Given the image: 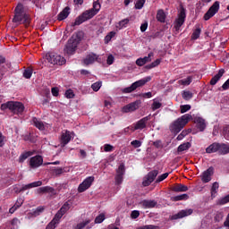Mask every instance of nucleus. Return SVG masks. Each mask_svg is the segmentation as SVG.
<instances>
[{"mask_svg": "<svg viewBox=\"0 0 229 229\" xmlns=\"http://www.w3.org/2000/svg\"><path fill=\"white\" fill-rule=\"evenodd\" d=\"M191 120L196 124L199 131H205V128H207V122H205V119L199 115L192 117L189 114H183L175 120L170 126L171 131H173V133H180V131L185 128V125L189 123V121Z\"/></svg>", "mask_w": 229, "mask_h": 229, "instance_id": "f257e3e1", "label": "nucleus"}, {"mask_svg": "<svg viewBox=\"0 0 229 229\" xmlns=\"http://www.w3.org/2000/svg\"><path fill=\"white\" fill-rule=\"evenodd\" d=\"M99 10H101V4H99V0L94 1L93 7L89 10L85 11L79 17H77L75 19V21L72 23V26H80V24H83V22L90 21V19L99 13Z\"/></svg>", "mask_w": 229, "mask_h": 229, "instance_id": "f03ea898", "label": "nucleus"}, {"mask_svg": "<svg viewBox=\"0 0 229 229\" xmlns=\"http://www.w3.org/2000/svg\"><path fill=\"white\" fill-rule=\"evenodd\" d=\"M81 42V32L74 34L66 44L64 47V53L66 55H74L76 52V47H78V44Z\"/></svg>", "mask_w": 229, "mask_h": 229, "instance_id": "7ed1b4c3", "label": "nucleus"}, {"mask_svg": "<svg viewBox=\"0 0 229 229\" xmlns=\"http://www.w3.org/2000/svg\"><path fill=\"white\" fill-rule=\"evenodd\" d=\"M14 12L15 15L13 18V22H18L19 24H28V22H30V16L24 13V5H22V4H18Z\"/></svg>", "mask_w": 229, "mask_h": 229, "instance_id": "20e7f679", "label": "nucleus"}, {"mask_svg": "<svg viewBox=\"0 0 229 229\" xmlns=\"http://www.w3.org/2000/svg\"><path fill=\"white\" fill-rule=\"evenodd\" d=\"M148 81H151V76L145 77L133 82L130 87L123 89V92L124 94H130L131 92H133V90H137L139 87H144V85H146Z\"/></svg>", "mask_w": 229, "mask_h": 229, "instance_id": "39448f33", "label": "nucleus"}, {"mask_svg": "<svg viewBox=\"0 0 229 229\" xmlns=\"http://www.w3.org/2000/svg\"><path fill=\"white\" fill-rule=\"evenodd\" d=\"M46 59L48 64H52V65H64L65 64V58L62 55L55 53H47L46 55Z\"/></svg>", "mask_w": 229, "mask_h": 229, "instance_id": "423d86ee", "label": "nucleus"}, {"mask_svg": "<svg viewBox=\"0 0 229 229\" xmlns=\"http://www.w3.org/2000/svg\"><path fill=\"white\" fill-rule=\"evenodd\" d=\"M186 17H187V14H185V9H181L176 20L174 22V28L177 33L180 31V28L183 26Z\"/></svg>", "mask_w": 229, "mask_h": 229, "instance_id": "0eeeda50", "label": "nucleus"}, {"mask_svg": "<svg viewBox=\"0 0 229 229\" xmlns=\"http://www.w3.org/2000/svg\"><path fill=\"white\" fill-rule=\"evenodd\" d=\"M74 139V133L71 131L64 130L62 131L60 136V144L62 148H65L71 140Z\"/></svg>", "mask_w": 229, "mask_h": 229, "instance_id": "6e6552de", "label": "nucleus"}, {"mask_svg": "<svg viewBox=\"0 0 229 229\" xmlns=\"http://www.w3.org/2000/svg\"><path fill=\"white\" fill-rule=\"evenodd\" d=\"M94 62H98V64H103V58H101V55H97L95 53H89L83 59L84 65H92Z\"/></svg>", "mask_w": 229, "mask_h": 229, "instance_id": "1a4fd4ad", "label": "nucleus"}, {"mask_svg": "<svg viewBox=\"0 0 229 229\" xmlns=\"http://www.w3.org/2000/svg\"><path fill=\"white\" fill-rule=\"evenodd\" d=\"M94 176L87 177L78 187V192H85V191H89L90 187H92V183H94Z\"/></svg>", "mask_w": 229, "mask_h": 229, "instance_id": "9d476101", "label": "nucleus"}, {"mask_svg": "<svg viewBox=\"0 0 229 229\" xmlns=\"http://www.w3.org/2000/svg\"><path fill=\"white\" fill-rule=\"evenodd\" d=\"M219 12V2H215L211 7L208 9V11L204 15V20L208 21L209 19H212L216 13Z\"/></svg>", "mask_w": 229, "mask_h": 229, "instance_id": "9b49d317", "label": "nucleus"}, {"mask_svg": "<svg viewBox=\"0 0 229 229\" xmlns=\"http://www.w3.org/2000/svg\"><path fill=\"white\" fill-rule=\"evenodd\" d=\"M150 119H151V115H148L141 118L138 122L132 123L134 131H137V130H144V128L148 126V121H149Z\"/></svg>", "mask_w": 229, "mask_h": 229, "instance_id": "f8f14e48", "label": "nucleus"}, {"mask_svg": "<svg viewBox=\"0 0 229 229\" xmlns=\"http://www.w3.org/2000/svg\"><path fill=\"white\" fill-rule=\"evenodd\" d=\"M158 176V171L154 170L149 172L147 176L143 179V186L148 187V185H151L153 182H155V179Z\"/></svg>", "mask_w": 229, "mask_h": 229, "instance_id": "ddd939ff", "label": "nucleus"}, {"mask_svg": "<svg viewBox=\"0 0 229 229\" xmlns=\"http://www.w3.org/2000/svg\"><path fill=\"white\" fill-rule=\"evenodd\" d=\"M32 124H34L38 130H40V131L51 129V125L49 123H44L42 120L35 117L32 119Z\"/></svg>", "mask_w": 229, "mask_h": 229, "instance_id": "4468645a", "label": "nucleus"}, {"mask_svg": "<svg viewBox=\"0 0 229 229\" xmlns=\"http://www.w3.org/2000/svg\"><path fill=\"white\" fill-rule=\"evenodd\" d=\"M11 112L16 115H21L24 112V104L21 102H13L11 104Z\"/></svg>", "mask_w": 229, "mask_h": 229, "instance_id": "2eb2a0df", "label": "nucleus"}, {"mask_svg": "<svg viewBox=\"0 0 229 229\" xmlns=\"http://www.w3.org/2000/svg\"><path fill=\"white\" fill-rule=\"evenodd\" d=\"M140 106V100L132 102L131 104L126 105L122 108V112L123 114H128L130 112H135V110H139V107Z\"/></svg>", "mask_w": 229, "mask_h": 229, "instance_id": "dca6fc26", "label": "nucleus"}, {"mask_svg": "<svg viewBox=\"0 0 229 229\" xmlns=\"http://www.w3.org/2000/svg\"><path fill=\"white\" fill-rule=\"evenodd\" d=\"M153 56H155V54H153V52L148 53V55L145 57H140L136 60V65H138V67H142L144 65H146V64H149V62H151V58H153Z\"/></svg>", "mask_w": 229, "mask_h": 229, "instance_id": "f3484780", "label": "nucleus"}, {"mask_svg": "<svg viewBox=\"0 0 229 229\" xmlns=\"http://www.w3.org/2000/svg\"><path fill=\"white\" fill-rule=\"evenodd\" d=\"M212 174H214V167H209L204 171L200 175L203 183H208L212 180Z\"/></svg>", "mask_w": 229, "mask_h": 229, "instance_id": "a211bd4d", "label": "nucleus"}, {"mask_svg": "<svg viewBox=\"0 0 229 229\" xmlns=\"http://www.w3.org/2000/svg\"><path fill=\"white\" fill-rule=\"evenodd\" d=\"M123 176H124V164H121L116 170L115 185L123 183Z\"/></svg>", "mask_w": 229, "mask_h": 229, "instance_id": "6ab92c4d", "label": "nucleus"}, {"mask_svg": "<svg viewBox=\"0 0 229 229\" xmlns=\"http://www.w3.org/2000/svg\"><path fill=\"white\" fill-rule=\"evenodd\" d=\"M42 164H44V159L42 158V156L33 157L30 160V165L33 169H37V167H40Z\"/></svg>", "mask_w": 229, "mask_h": 229, "instance_id": "aec40b11", "label": "nucleus"}, {"mask_svg": "<svg viewBox=\"0 0 229 229\" xmlns=\"http://www.w3.org/2000/svg\"><path fill=\"white\" fill-rule=\"evenodd\" d=\"M193 210L191 208L190 209H182L179 213L174 215L172 216V219H182V217H187V216H191L192 214Z\"/></svg>", "mask_w": 229, "mask_h": 229, "instance_id": "412c9836", "label": "nucleus"}, {"mask_svg": "<svg viewBox=\"0 0 229 229\" xmlns=\"http://www.w3.org/2000/svg\"><path fill=\"white\" fill-rule=\"evenodd\" d=\"M71 14V8L69 6L65 7L59 14L57 15L58 21H65L67 17Z\"/></svg>", "mask_w": 229, "mask_h": 229, "instance_id": "4be33fe9", "label": "nucleus"}, {"mask_svg": "<svg viewBox=\"0 0 229 229\" xmlns=\"http://www.w3.org/2000/svg\"><path fill=\"white\" fill-rule=\"evenodd\" d=\"M92 226H94V224L90 225V220H85L78 224L75 227H73V229H90Z\"/></svg>", "mask_w": 229, "mask_h": 229, "instance_id": "5701e85b", "label": "nucleus"}, {"mask_svg": "<svg viewBox=\"0 0 229 229\" xmlns=\"http://www.w3.org/2000/svg\"><path fill=\"white\" fill-rule=\"evenodd\" d=\"M223 74H225V70L220 69L218 72L211 79L210 85H216L221 78H223Z\"/></svg>", "mask_w": 229, "mask_h": 229, "instance_id": "b1692460", "label": "nucleus"}, {"mask_svg": "<svg viewBox=\"0 0 229 229\" xmlns=\"http://www.w3.org/2000/svg\"><path fill=\"white\" fill-rule=\"evenodd\" d=\"M129 23H130V19L125 18L115 24V29L124 30V28H128Z\"/></svg>", "mask_w": 229, "mask_h": 229, "instance_id": "393cba45", "label": "nucleus"}, {"mask_svg": "<svg viewBox=\"0 0 229 229\" xmlns=\"http://www.w3.org/2000/svg\"><path fill=\"white\" fill-rule=\"evenodd\" d=\"M42 185L41 181H37L26 185H23L21 191H28V189H33L35 187H40Z\"/></svg>", "mask_w": 229, "mask_h": 229, "instance_id": "a878e982", "label": "nucleus"}, {"mask_svg": "<svg viewBox=\"0 0 229 229\" xmlns=\"http://www.w3.org/2000/svg\"><path fill=\"white\" fill-rule=\"evenodd\" d=\"M143 208H153L157 207V201L155 200H143L141 201Z\"/></svg>", "mask_w": 229, "mask_h": 229, "instance_id": "bb28decb", "label": "nucleus"}, {"mask_svg": "<svg viewBox=\"0 0 229 229\" xmlns=\"http://www.w3.org/2000/svg\"><path fill=\"white\" fill-rule=\"evenodd\" d=\"M219 152V143H213L206 148L207 153H216Z\"/></svg>", "mask_w": 229, "mask_h": 229, "instance_id": "cd10ccee", "label": "nucleus"}, {"mask_svg": "<svg viewBox=\"0 0 229 229\" xmlns=\"http://www.w3.org/2000/svg\"><path fill=\"white\" fill-rule=\"evenodd\" d=\"M218 153L219 155H227V153H229V146L226 144H219Z\"/></svg>", "mask_w": 229, "mask_h": 229, "instance_id": "c85d7f7f", "label": "nucleus"}, {"mask_svg": "<svg viewBox=\"0 0 229 229\" xmlns=\"http://www.w3.org/2000/svg\"><path fill=\"white\" fill-rule=\"evenodd\" d=\"M174 192H187L189 191V188L183 184H178L175 187H174Z\"/></svg>", "mask_w": 229, "mask_h": 229, "instance_id": "c756f323", "label": "nucleus"}, {"mask_svg": "<svg viewBox=\"0 0 229 229\" xmlns=\"http://www.w3.org/2000/svg\"><path fill=\"white\" fill-rule=\"evenodd\" d=\"M133 131H135V129L133 124H131L122 131V135H131Z\"/></svg>", "mask_w": 229, "mask_h": 229, "instance_id": "7c9ffc66", "label": "nucleus"}, {"mask_svg": "<svg viewBox=\"0 0 229 229\" xmlns=\"http://www.w3.org/2000/svg\"><path fill=\"white\" fill-rule=\"evenodd\" d=\"M157 19L159 22H165V13L164 10L157 11Z\"/></svg>", "mask_w": 229, "mask_h": 229, "instance_id": "2f4dec72", "label": "nucleus"}, {"mask_svg": "<svg viewBox=\"0 0 229 229\" xmlns=\"http://www.w3.org/2000/svg\"><path fill=\"white\" fill-rule=\"evenodd\" d=\"M190 83H192V77L189 76L186 79L179 80L178 84L187 87Z\"/></svg>", "mask_w": 229, "mask_h": 229, "instance_id": "473e14b6", "label": "nucleus"}, {"mask_svg": "<svg viewBox=\"0 0 229 229\" xmlns=\"http://www.w3.org/2000/svg\"><path fill=\"white\" fill-rule=\"evenodd\" d=\"M115 62V56L112 54H106V65H114Z\"/></svg>", "mask_w": 229, "mask_h": 229, "instance_id": "72a5a7b5", "label": "nucleus"}, {"mask_svg": "<svg viewBox=\"0 0 229 229\" xmlns=\"http://www.w3.org/2000/svg\"><path fill=\"white\" fill-rule=\"evenodd\" d=\"M162 63L161 59H157L156 61L152 62L149 64L145 66V69H155V67H158V64Z\"/></svg>", "mask_w": 229, "mask_h": 229, "instance_id": "f704fd0d", "label": "nucleus"}, {"mask_svg": "<svg viewBox=\"0 0 229 229\" xmlns=\"http://www.w3.org/2000/svg\"><path fill=\"white\" fill-rule=\"evenodd\" d=\"M199 35H201V29L199 27H196L191 35V40H198Z\"/></svg>", "mask_w": 229, "mask_h": 229, "instance_id": "c9c22d12", "label": "nucleus"}, {"mask_svg": "<svg viewBox=\"0 0 229 229\" xmlns=\"http://www.w3.org/2000/svg\"><path fill=\"white\" fill-rule=\"evenodd\" d=\"M190 148H191L190 142L182 143L178 147L177 151L179 153H182V151H187V149H189Z\"/></svg>", "mask_w": 229, "mask_h": 229, "instance_id": "e433bc0d", "label": "nucleus"}, {"mask_svg": "<svg viewBox=\"0 0 229 229\" xmlns=\"http://www.w3.org/2000/svg\"><path fill=\"white\" fill-rule=\"evenodd\" d=\"M38 194H43L44 192H53V188L49 186H44L37 190Z\"/></svg>", "mask_w": 229, "mask_h": 229, "instance_id": "4c0bfd02", "label": "nucleus"}, {"mask_svg": "<svg viewBox=\"0 0 229 229\" xmlns=\"http://www.w3.org/2000/svg\"><path fill=\"white\" fill-rule=\"evenodd\" d=\"M31 155H33V152H31V151L24 152L23 154H21L20 156L19 162H21V163L24 162V160H26L27 158H30V157H31Z\"/></svg>", "mask_w": 229, "mask_h": 229, "instance_id": "58836bf2", "label": "nucleus"}, {"mask_svg": "<svg viewBox=\"0 0 229 229\" xmlns=\"http://www.w3.org/2000/svg\"><path fill=\"white\" fill-rule=\"evenodd\" d=\"M64 213L60 212V210H58L57 213L55 215L54 218L52 219V221L58 225L60 223V220L62 219V217H64Z\"/></svg>", "mask_w": 229, "mask_h": 229, "instance_id": "ea45409f", "label": "nucleus"}, {"mask_svg": "<svg viewBox=\"0 0 229 229\" xmlns=\"http://www.w3.org/2000/svg\"><path fill=\"white\" fill-rule=\"evenodd\" d=\"M161 107H162V102H160L158 99L155 98L153 100V103L151 106L152 110L153 111L158 110V108H161Z\"/></svg>", "mask_w": 229, "mask_h": 229, "instance_id": "a19ab883", "label": "nucleus"}, {"mask_svg": "<svg viewBox=\"0 0 229 229\" xmlns=\"http://www.w3.org/2000/svg\"><path fill=\"white\" fill-rule=\"evenodd\" d=\"M223 217H225V213H224L223 211H217V212L215 214L214 220H215L216 223H220V221H223Z\"/></svg>", "mask_w": 229, "mask_h": 229, "instance_id": "79ce46f5", "label": "nucleus"}, {"mask_svg": "<svg viewBox=\"0 0 229 229\" xmlns=\"http://www.w3.org/2000/svg\"><path fill=\"white\" fill-rule=\"evenodd\" d=\"M116 33L115 31H111L109 32L104 38V42L105 44H108L110 42V40H112L114 38V37H115Z\"/></svg>", "mask_w": 229, "mask_h": 229, "instance_id": "37998d69", "label": "nucleus"}, {"mask_svg": "<svg viewBox=\"0 0 229 229\" xmlns=\"http://www.w3.org/2000/svg\"><path fill=\"white\" fill-rule=\"evenodd\" d=\"M105 219H106L105 213L99 214V215L95 218V225H101V223H103V221H105Z\"/></svg>", "mask_w": 229, "mask_h": 229, "instance_id": "c03bdc74", "label": "nucleus"}, {"mask_svg": "<svg viewBox=\"0 0 229 229\" xmlns=\"http://www.w3.org/2000/svg\"><path fill=\"white\" fill-rule=\"evenodd\" d=\"M219 189V183L214 182L211 188V196L212 198H216V194H217V190Z\"/></svg>", "mask_w": 229, "mask_h": 229, "instance_id": "a18cd8bd", "label": "nucleus"}, {"mask_svg": "<svg viewBox=\"0 0 229 229\" xmlns=\"http://www.w3.org/2000/svg\"><path fill=\"white\" fill-rule=\"evenodd\" d=\"M226 203H229V194L219 199L217 201H216V205H226Z\"/></svg>", "mask_w": 229, "mask_h": 229, "instance_id": "49530a36", "label": "nucleus"}, {"mask_svg": "<svg viewBox=\"0 0 229 229\" xmlns=\"http://www.w3.org/2000/svg\"><path fill=\"white\" fill-rule=\"evenodd\" d=\"M43 212H44V207L39 206L36 209H34L31 214L32 216H34V217H37V216H40V214H42Z\"/></svg>", "mask_w": 229, "mask_h": 229, "instance_id": "de8ad7c7", "label": "nucleus"}, {"mask_svg": "<svg viewBox=\"0 0 229 229\" xmlns=\"http://www.w3.org/2000/svg\"><path fill=\"white\" fill-rule=\"evenodd\" d=\"M145 4H146V0H137L135 4V9L142 10V8H144Z\"/></svg>", "mask_w": 229, "mask_h": 229, "instance_id": "09e8293b", "label": "nucleus"}, {"mask_svg": "<svg viewBox=\"0 0 229 229\" xmlns=\"http://www.w3.org/2000/svg\"><path fill=\"white\" fill-rule=\"evenodd\" d=\"M71 208V204L69 202H65L62 208L59 209L60 212H62L64 215Z\"/></svg>", "mask_w": 229, "mask_h": 229, "instance_id": "8fccbe9b", "label": "nucleus"}, {"mask_svg": "<svg viewBox=\"0 0 229 229\" xmlns=\"http://www.w3.org/2000/svg\"><path fill=\"white\" fill-rule=\"evenodd\" d=\"M183 199H189V195L184 193V194L174 197V201H182Z\"/></svg>", "mask_w": 229, "mask_h": 229, "instance_id": "3c124183", "label": "nucleus"}, {"mask_svg": "<svg viewBox=\"0 0 229 229\" xmlns=\"http://www.w3.org/2000/svg\"><path fill=\"white\" fill-rule=\"evenodd\" d=\"M102 82L101 81H97L91 85V89L94 90V92H98L99 89H101Z\"/></svg>", "mask_w": 229, "mask_h": 229, "instance_id": "603ef678", "label": "nucleus"}, {"mask_svg": "<svg viewBox=\"0 0 229 229\" xmlns=\"http://www.w3.org/2000/svg\"><path fill=\"white\" fill-rule=\"evenodd\" d=\"M182 98L186 101H189V99H192V92H191V91H183L182 92Z\"/></svg>", "mask_w": 229, "mask_h": 229, "instance_id": "864d4df0", "label": "nucleus"}, {"mask_svg": "<svg viewBox=\"0 0 229 229\" xmlns=\"http://www.w3.org/2000/svg\"><path fill=\"white\" fill-rule=\"evenodd\" d=\"M64 96L67 99H72L74 98V91L72 89H67Z\"/></svg>", "mask_w": 229, "mask_h": 229, "instance_id": "5fc2aeb1", "label": "nucleus"}, {"mask_svg": "<svg viewBox=\"0 0 229 229\" xmlns=\"http://www.w3.org/2000/svg\"><path fill=\"white\" fill-rule=\"evenodd\" d=\"M33 74V71L31 69H27L23 72V76L26 78V80H30Z\"/></svg>", "mask_w": 229, "mask_h": 229, "instance_id": "6e6d98bb", "label": "nucleus"}, {"mask_svg": "<svg viewBox=\"0 0 229 229\" xmlns=\"http://www.w3.org/2000/svg\"><path fill=\"white\" fill-rule=\"evenodd\" d=\"M51 93L55 98H58L60 94V89H58V87H54L51 89Z\"/></svg>", "mask_w": 229, "mask_h": 229, "instance_id": "4d7b16f0", "label": "nucleus"}, {"mask_svg": "<svg viewBox=\"0 0 229 229\" xmlns=\"http://www.w3.org/2000/svg\"><path fill=\"white\" fill-rule=\"evenodd\" d=\"M136 229H160V227H158L157 225H148L140 226Z\"/></svg>", "mask_w": 229, "mask_h": 229, "instance_id": "13d9d810", "label": "nucleus"}, {"mask_svg": "<svg viewBox=\"0 0 229 229\" xmlns=\"http://www.w3.org/2000/svg\"><path fill=\"white\" fill-rule=\"evenodd\" d=\"M181 114H185V112H189L191 110V105H182L180 106Z\"/></svg>", "mask_w": 229, "mask_h": 229, "instance_id": "bf43d9fd", "label": "nucleus"}, {"mask_svg": "<svg viewBox=\"0 0 229 229\" xmlns=\"http://www.w3.org/2000/svg\"><path fill=\"white\" fill-rule=\"evenodd\" d=\"M11 104H12V101H9V102H6V103H4V104H2V105H1V110H7V108H8L9 110H12V106H11Z\"/></svg>", "mask_w": 229, "mask_h": 229, "instance_id": "052dcab7", "label": "nucleus"}, {"mask_svg": "<svg viewBox=\"0 0 229 229\" xmlns=\"http://www.w3.org/2000/svg\"><path fill=\"white\" fill-rule=\"evenodd\" d=\"M167 176H169V173H165V174L159 175L157 179V182L160 183V182H164V180H165V178H167Z\"/></svg>", "mask_w": 229, "mask_h": 229, "instance_id": "680f3d73", "label": "nucleus"}, {"mask_svg": "<svg viewBox=\"0 0 229 229\" xmlns=\"http://www.w3.org/2000/svg\"><path fill=\"white\" fill-rule=\"evenodd\" d=\"M131 146H133V148H140V146H142V141L134 140L131 142Z\"/></svg>", "mask_w": 229, "mask_h": 229, "instance_id": "e2e57ef3", "label": "nucleus"}, {"mask_svg": "<svg viewBox=\"0 0 229 229\" xmlns=\"http://www.w3.org/2000/svg\"><path fill=\"white\" fill-rule=\"evenodd\" d=\"M104 151H106V153H108L110 151H114V146H112L110 144H105L104 145Z\"/></svg>", "mask_w": 229, "mask_h": 229, "instance_id": "0e129e2a", "label": "nucleus"}, {"mask_svg": "<svg viewBox=\"0 0 229 229\" xmlns=\"http://www.w3.org/2000/svg\"><path fill=\"white\" fill-rule=\"evenodd\" d=\"M56 225H58L57 223L54 222V220H52L46 227V229H55L56 228Z\"/></svg>", "mask_w": 229, "mask_h": 229, "instance_id": "69168bd1", "label": "nucleus"}, {"mask_svg": "<svg viewBox=\"0 0 229 229\" xmlns=\"http://www.w3.org/2000/svg\"><path fill=\"white\" fill-rule=\"evenodd\" d=\"M22 203H24V199L22 198H20L16 200V203L14 204V207L19 208L20 207L22 206Z\"/></svg>", "mask_w": 229, "mask_h": 229, "instance_id": "338daca9", "label": "nucleus"}, {"mask_svg": "<svg viewBox=\"0 0 229 229\" xmlns=\"http://www.w3.org/2000/svg\"><path fill=\"white\" fill-rule=\"evenodd\" d=\"M224 137L226 140H229V127L224 129Z\"/></svg>", "mask_w": 229, "mask_h": 229, "instance_id": "774afa93", "label": "nucleus"}]
</instances>
